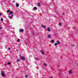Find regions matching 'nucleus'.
Listing matches in <instances>:
<instances>
[{
	"label": "nucleus",
	"instance_id": "nucleus-1",
	"mask_svg": "<svg viewBox=\"0 0 78 78\" xmlns=\"http://www.w3.org/2000/svg\"><path fill=\"white\" fill-rule=\"evenodd\" d=\"M1 75L3 76V77H4L5 76V73H4V72L3 71H1Z\"/></svg>",
	"mask_w": 78,
	"mask_h": 78
},
{
	"label": "nucleus",
	"instance_id": "nucleus-2",
	"mask_svg": "<svg viewBox=\"0 0 78 78\" xmlns=\"http://www.w3.org/2000/svg\"><path fill=\"white\" fill-rule=\"evenodd\" d=\"M19 31L20 33H23V29H21Z\"/></svg>",
	"mask_w": 78,
	"mask_h": 78
},
{
	"label": "nucleus",
	"instance_id": "nucleus-3",
	"mask_svg": "<svg viewBox=\"0 0 78 78\" xmlns=\"http://www.w3.org/2000/svg\"><path fill=\"white\" fill-rule=\"evenodd\" d=\"M69 74H72V73H73L72 72V71L71 70H70L69 71Z\"/></svg>",
	"mask_w": 78,
	"mask_h": 78
},
{
	"label": "nucleus",
	"instance_id": "nucleus-4",
	"mask_svg": "<svg viewBox=\"0 0 78 78\" xmlns=\"http://www.w3.org/2000/svg\"><path fill=\"white\" fill-rule=\"evenodd\" d=\"M21 58L22 60H25V58L23 57H21Z\"/></svg>",
	"mask_w": 78,
	"mask_h": 78
},
{
	"label": "nucleus",
	"instance_id": "nucleus-5",
	"mask_svg": "<svg viewBox=\"0 0 78 78\" xmlns=\"http://www.w3.org/2000/svg\"><path fill=\"white\" fill-rule=\"evenodd\" d=\"M47 30L48 31H51L50 29V28L49 27L48 28Z\"/></svg>",
	"mask_w": 78,
	"mask_h": 78
},
{
	"label": "nucleus",
	"instance_id": "nucleus-6",
	"mask_svg": "<svg viewBox=\"0 0 78 78\" xmlns=\"http://www.w3.org/2000/svg\"><path fill=\"white\" fill-rule=\"evenodd\" d=\"M57 44H60V42L59 41H57Z\"/></svg>",
	"mask_w": 78,
	"mask_h": 78
},
{
	"label": "nucleus",
	"instance_id": "nucleus-7",
	"mask_svg": "<svg viewBox=\"0 0 78 78\" xmlns=\"http://www.w3.org/2000/svg\"><path fill=\"white\" fill-rule=\"evenodd\" d=\"M42 51H43L42 50L41 51V53H42V54L43 55H44V52H43Z\"/></svg>",
	"mask_w": 78,
	"mask_h": 78
},
{
	"label": "nucleus",
	"instance_id": "nucleus-8",
	"mask_svg": "<svg viewBox=\"0 0 78 78\" xmlns=\"http://www.w3.org/2000/svg\"><path fill=\"white\" fill-rule=\"evenodd\" d=\"M48 37L49 38H50L51 37V35H48Z\"/></svg>",
	"mask_w": 78,
	"mask_h": 78
},
{
	"label": "nucleus",
	"instance_id": "nucleus-9",
	"mask_svg": "<svg viewBox=\"0 0 78 78\" xmlns=\"http://www.w3.org/2000/svg\"><path fill=\"white\" fill-rule=\"evenodd\" d=\"M16 7H18V6H19V4H17L16 5Z\"/></svg>",
	"mask_w": 78,
	"mask_h": 78
},
{
	"label": "nucleus",
	"instance_id": "nucleus-10",
	"mask_svg": "<svg viewBox=\"0 0 78 78\" xmlns=\"http://www.w3.org/2000/svg\"><path fill=\"white\" fill-rule=\"evenodd\" d=\"M9 18H10V19H12V18L10 16H9Z\"/></svg>",
	"mask_w": 78,
	"mask_h": 78
},
{
	"label": "nucleus",
	"instance_id": "nucleus-11",
	"mask_svg": "<svg viewBox=\"0 0 78 78\" xmlns=\"http://www.w3.org/2000/svg\"><path fill=\"white\" fill-rule=\"evenodd\" d=\"M38 6H41V3H38Z\"/></svg>",
	"mask_w": 78,
	"mask_h": 78
},
{
	"label": "nucleus",
	"instance_id": "nucleus-12",
	"mask_svg": "<svg viewBox=\"0 0 78 78\" xmlns=\"http://www.w3.org/2000/svg\"><path fill=\"white\" fill-rule=\"evenodd\" d=\"M12 13H13V12H12V11H10V14H12Z\"/></svg>",
	"mask_w": 78,
	"mask_h": 78
},
{
	"label": "nucleus",
	"instance_id": "nucleus-13",
	"mask_svg": "<svg viewBox=\"0 0 78 78\" xmlns=\"http://www.w3.org/2000/svg\"><path fill=\"white\" fill-rule=\"evenodd\" d=\"M34 10H35V9L37 10V8H36V7H34Z\"/></svg>",
	"mask_w": 78,
	"mask_h": 78
},
{
	"label": "nucleus",
	"instance_id": "nucleus-14",
	"mask_svg": "<svg viewBox=\"0 0 78 78\" xmlns=\"http://www.w3.org/2000/svg\"><path fill=\"white\" fill-rule=\"evenodd\" d=\"M58 25H62V24L61 23H59L58 24Z\"/></svg>",
	"mask_w": 78,
	"mask_h": 78
},
{
	"label": "nucleus",
	"instance_id": "nucleus-15",
	"mask_svg": "<svg viewBox=\"0 0 78 78\" xmlns=\"http://www.w3.org/2000/svg\"><path fill=\"white\" fill-rule=\"evenodd\" d=\"M42 27H43V28H45V26H44V25H42Z\"/></svg>",
	"mask_w": 78,
	"mask_h": 78
},
{
	"label": "nucleus",
	"instance_id": "nucleus-16",
	"mask_svg": "<svg viewBox=\"0 0 78 78\" xmlns=\"http://www.w3.org/2000/svg\"><path fill=\"white\" fill-rule=\"evenodd\" d=\"M20 59H18V60H17V62H19V61H20Z\"/></svg>",
	"mask_w": 78,
	"mask_h": 78
},
{
	"label": "nucleus",
	"instance_id": "nucleus-17",
	"mask_svg": "<svg viewBox=\"0 0 78 78\" xmlns=\"http://www.w3.org/2000/svg\"><path fill=\"white\" fill-rule=\"evenodd\" d=\"M9 11H10V10H9L8 11H7V13H8V12H9Z\"/></svg>",
	"mask_w": 78,
	"mask_h": 78
},
{
	"label": "nucleus",
	"instance_id": "nucleus-18",
	"mask_svg": "<svg viewBox=\"0 0 78 78\" xmlns=\"http://www.w3.org/2000/svg\"><path fill=\"white\" fill-rule=\"evenodd\" d=\"M8 65H10L11 64V63L10 62H8Z\"/></svg>",
	"mask_w": 78,
	"mask_h": 78
},
{
	"label": "nucleus",
	"instance_id": "nucleus-19",
	"mask_svg": "<svg viewBox=\"0 0 78 78\" xmlns=\"http://www.w3.org/2000/svg\"><path fill=\"white\" fill-rule=\"evenodd\" d=\"M1 21H3V18H1Z\"/></svg>",
	"mask_w": 78,
	"mask_h": 78
},
{
	"label": "nucleus",
	"instance_id": "nucleus-20",
	"mask_svg": "<svg viewBox=\"0 0 78 78\" xmlns=\"http://www.w3.org/2000/svg\"><path fill=\"white\" fill-rule=\"evenodd\" d=\"M51 42H53V43H54V41H53V40H52V41H51Z\"/></svg>",
	"mask_w": 78,
	"mask_h": 78
},
{
	"label": "nucleus",
	"instance_id": "nucleus-21",
	"mask_svg": "<svg viewBox=\"0 0 78 78\" xmlns=\"http://www.w3.org/2000/svg\"><path fill=\"white\" fill-rule=\"evenodd\" d=\"M58 45V44L57 43H55V46H56V45Z\"/></svg>",
	"mask_w": 78,
	"mask_h": 78
},
{
	"label": "nucleus",
	"instance_id": "nucleus-22",
	"mask_svg": "<svg viewBox=\"0 0 78 78\" xmlns=\"http://www.w3.org/2000/svg\"><path fill=\"white\" fill-rule=\"evenodd\" d=\"M8 49L9 50H11V48H9Z\"/></svg>",
	"mask_w": 78,
	"mask_h": 78
},
{
	"label": "nucleus",
	"instance_id": "nucleus-23",
	"mask_svg": "<svg viewBox=\"0 0 78 78\" xmlns=\"http://www.w3.org/2000/svg\"><path fill=\"white\" fill-rule=\"evenodd\" d=\"M25 77H26V78H27V77H28V76H27V75H25Z\"/></svg>",
	"mask_w": 78,
	"mask_h": 78
},
{
	"label": "nucleus",
	"instance_id": "nucleus-24",
	"mask_svg": "<svg viewBox=\"0 0 78 78\" xmlns=\"http://www.w3.org/2000/svg\"><path fill=\"white\" fill-rule=\"evenodd\" d=\"M11 16L12 17H13L14 16V15L13 14H12Z\"/></svg>",
	"mask_w": 78,
	"mask_h": 78
},
{
	"label": "nucleus",
	"instance_id": "nucleus-25",
	"mask_svg": "<svg viewBox=\"0 0 78 78\" xmlns=\"http://www.w3.org/2000/svg\"><path fill=\"white\" fill-rule=\"evenodd\" d=\"M44 65H45V66H47V64H44Z\"/></svg>",
	"mask_w": 78,
	"mask_h": 78
},
{
	"label": "nucleus",
	"instance_id": "nucleus-26",
	"mask_svg": "<svg viewBox=\"0 0 78 78\" xmlns=\"http://www.w3.org/2000/svg\"><path fill=\"white\" fill-rule=\"evenodd\" d=\"M20 41V39H19L17 41V42H19Z\"/></svg>",
	"mask_w": 78,
	"mask_h": 78
},
{
	"label": "nucleus",
	"instance_id": "nucleus-27",
	"mask_svg": "<svg viewBox=\"0 0 78 78\" xmlns=\"http://www.w3.org/2000/svg\"><path fill=\"white\" fill-rule=\"evenodd\" d=\"M49 78H53V77L51 76V77H50Z\"/></svg>",
	"mask_w": 78,
	"mask_h": 78
},
{
	"label": "nucleus",
	"instance_id": "nucleus-28",
	"mask_svg": "<svg viewBox=\"0 0 78 78\" xmlns=\"http://www.w3.org/2000/svg\"><path fill=\"white\" fill-rule=\"evenodd\" d=\"M72 47H74V45H73L72 46Z\"/></svg>",
	"mask_w": 78,
	"mask_h": 78
},
{
	"label": "nucleus",
	"instance_id": "nucleus-29",
	"mask_svg": "<svg viewBox=\"0 0 78 78\" xmlns=\"http://www.w3.org/2000/svg\"><path fill=\"white\" fill-rule=\"evenodd\" d=\"M7 65V64H5V66H6Z\"/></svg>",
	"mask_w": 78,
	"mask_h": 78
},
{
	"label": "nucleus",
	"instance_id": "nucleus-30",
	"mask_svg": "<svg viewBox=\"0 0 78 78\" xmlns=\"http://www.w3.org/2000/svg\"><path fill=\"white\" fill-rule=\"evenodd\" d=\"M0 16H2V14L0 13Z\"/></svg>",
	"mask_w": 78,
	"mask_h": 78
},
{
	"label": "nucleus",
	"instance_id": "nucleus-31",
	"mask_svg": "<svg viewBox=\"0 0 78 78\" xmlns=\"http://www.w3.org/2000/svg\"><path fill=\"white\" fill-rule=\"evenodd\" d=\"M0 29H2L1 27H0Z\"/></svg>",
	"mask_w": 78,
	"mask_h": 78
},
{
	"label": "nucleus",
	"instance_id": "nucleus-32",
	"mask_svg": "<svg viewBox=\"0 0 78 78\" xmlns=\"http://www.w3.org/2000/svg\"><path fill=\"white\" fill-rule=\"evenodd\" d=\"M63 15H64V13L63 14Z\"/></svg>",
	"mask_w": 78,
	"mask_h": 78
},
{
	"label": "nucleus",
	"instance_id": "nucleus-33",
	"mask_svg": "<svg viewBox=\"0 0 78 78\" xmlns=\"http://www.w3.org/2000/svg\"><path fill=\"white\" fill-rule=\"evenodd\" d=\"M74 28H75V27H73V29H74Z\"/></svg>",
	"mask_w": 78,
	"mask_h": 78
},
{
	"label": "nucleus",
	"instance_id": "nucleus-34",
	"mask_svg": "<svg viewBox=\"0 0 78 78\" xmlns=\"http://www.w3.org/2000/svg\"><path fill=\"white\" fill-rule=\"evenodd\" d=\"M42 78H44V77H42Z\"/></svg>",
	"mask_w": 78,
	"mask_h": 78
}]
</instances>
